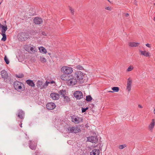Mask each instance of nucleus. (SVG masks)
<instances>
[{
  "instance_id": "obj_48",
  "label": "nucleus",
  "mask_w": 155,
  "mask_h": 155,
  "mask_svg": "<svg viewBox=\"0 0 155 155\" xmlns=\"http://www.w3.org/2000/svg\"><path fill=\"white\" fill-rule=\"evenodd\" d=\"M108 92H111V93H113V92H114L113 91H108Z\"/></svg>"
},
{
  "instance_id": "obj_38",
  "label": "nucleus",
  "mask_w": 155,
  "mask_h": 155,
  "mask_svg": "<svg viewBox=\"0 0 155 155\" xmlns=\"http://www.w3.org/2000/svg\"><path fill=\"white\" fill-rule=\"evenodd\" d=\"M88 109V107H87L86 108H82L81 110H82V113L86 111Z\"/></svg>"
},
{
  "instance_id": "obj_6",
  "label": "nucleus",
  "mask_w": 155,
  "mask_h": 155,
  "mask_svg": "<svg viewBox=\"0 0 155 155\" xmlns=\"http://www.w3.org/2000/svg\"><path fill=\"white\" fill-rule=\"evenodd\" d=\"M68 130L69 133H77L80 130L79 127L74 126L69 127L68 128Z\"/></svg>"
},
{
  "instance_id": "obj_42",
  "label": "nucleus",
  "mask_w": 155,
  "mask_h": 155,
  "mask_svg": "<svg viewBox=\"0 0 155 155\" xmlns=\"http://www.w3.org/2000/svg\"><path fill=\"white\" fill-rule=\"evenodd\" d=\"M146 45L148 47L150 48V45L149 44H147Z\"/></svg>"
},
{
  "instance_id": "obj_29",
  "label": "nucleus",
  "mask_w": 155,
  "mask_h": 155,
  "mask_svg": "<svg viewBox=\"0 0 155 155\" xmlns=\"http://www.w3.org/2000/svg\"><path fill=\"white\" fill-rule=\"evenodd\" d=\"M2 35L3 36V38H2L1 40L3 41H5L6 39V36L5 34H2Z\"/></svg>"
},
{
  "instance_id": "obj_27",
  "label": "nucleus",
  "mask_w": 155,
  "mask_h": 155,
  "mask_svg": "<svg viewBox=\"0 0 155 155\" xmlns=\"http://www.w3.org/2000/svg\"><path fill=\"white\" fill-rule=\"evenodd\" d=\"M64 76H65L64 75H62V76H61V79L65 81H67V82H68V78H69V77H68V76L66 77L65 76V77H64Z\"/></svg>"
},
{
  "instance_id": "obj_51",
  "label": "nucleus",
  "mask_w": 155,
  "mask_h": 155,
  "mask_svg": "<svg viewBox=\"0 0 155 155\" xmlns=\"http://www.w3.org/2000/svg\"><path fill=\"white\" fill-rule=\"evenodd\" d=\"M48 54H49V55H50V54H50V53H48Z\"/></svg>"
},
{
  "instance_id": "obj_54",
  "label": "nucleus",
  "mask_w": 155,
  "mask_h": 155,
  "mask_svg": "<svg viewBox=\"0 0 155 155\" xmlns=\"http://www.w3.org/2000/svg\"><path fill=\"white\" fill-rule=\"evenodd\" d=\"M154 20H155V17L154 18Z\"/></svg>"
},
{
  "instance_id": "obj_23",
  "label": "nucleus",
  "mask_w": 155,
  "mask_h": 155,
  "mask_svg": "<svg viewBox=\"0 0 155 155\" xmlns=\"http://www.w3.org/2000/svg\"><path fill=\"white\" fill-rule=\"evenodd\" d=\"M72 121L75 124H78L80 122L78 117L74 118V117L72 118Z\"/></svg>"
},
{
  "instance_id": "obj_22",
  "label": "nucleus",
  "mask_w": 155,
  "mask_h": 155,
  "mask_svg": "<svg viewBox=\"0 0 155 155\" xmlns=\"http://www.w3.org/2000/svg\"><path fill=\"white\" fill-rule=\"evenodd\" d=\"M26 82L29 85L32 87L35 86V84H34L33 81L30 80H27Z\"/></svg>"
},
{
  "instance_id": "obj_18",
  "label": "nucleus",
  "mask_w": 155,
  "mask_h": 155,
  "mask_svg": "<svg viewBox=\"0 0 155 155\" xmlns=\"http://www.w3.org/2000/svg\"><path fill=\"white\" fill-rule=\"evenodd\" d=\"M24 113L23 111L21 110H18V117L19 118L23 119L24 118Z\"/></svg>"
},
{
  "instance_id": "obj_26",
  "label": "nucleus",
  "mask_w": 155,
  "mask_h": 155,
  "mask_svg": "<svg viewBox=\"0 0 155 155\" xmlns=\"http://www.w3.org/2000/svg\"><path fill=\"white\" fill-rule=\"evenodd\" d=\"M7 26H4L2 27V34H5V31L7 30Z\"/></svg>"
},
{
  "instance_id": "obj_52",
  "label": "nucleus",
  "mask_w": 155,
  "mask_h": 155,
  "mask_svg": "<svg viewBox=\"0 0 155 155\" xmlns=\"http://www.w3.org/2000/svg\"><path fill=\"white\" fill-rule=\"evenodd\" d=\"M108 2H110V0H108Z\"/></svg>"
},
{
  "instance_id": "obj_7",
  "label": "nucleus",
  "mask_w": 155,
  "mask_h": 155,
  "mask_svg": "<svg viewBox=\"0 0 155 155\" xmlns=\"http://www.w3.org/2000/svg\"><path fill=\"white\" fill-rule=\"evenodd\" d=\"M25 50L30 53H31L36 51L37 48L35 47L34 46H27L26 47Z\"/></svg>"
},
{
  "instance_id": "obj_1",
  "label": "nucleus",
  "mask_w": 155,
  "mask_h": 155,
  "mask_svg": "<svg viewBox=\"0 0 155 155\" xmlns=\"http://www.w3.org/2000/svg\"><path fill=\"white\" fill-rule=\"evenodd\" d=\"M74 77L75 78L79 83H83L84 82L83 78L84 75L83 73L80 71H76L75 73L73 74Z\"/></svg>"
},
{
  "instance_id": "obj_12",
  "label": "nucleus",
  "mask_w": 155,
  "mask_h": 155,
  "mask_svg": "<svg viewBox=\"0 0 155 155\" xmlns=\"http://www.w3.org/2000/svg\"><path fill=\"white\" fill-rule=\"evenodd\" d=\"M154 125H155L154 120V119H153L152 120L151 122H150V124L149 125V126L148 127V130L151 132H152L153 131V129L154 127Z\"/></svg>"
},
{
  "instance_id": "obj_45",
  "label": "nucleus",
  "mask_w": 155,
  "mask_h": 155,
  "mask_svg": "<svg viewBox=\"0 0 155 155\" xmlns=\"http://www.w3.org/2000/svg\"><path fill=\"white\" fill-rule=\"evenodd\" d=\"M42 35H46V34L44 32H43L42 33Z\"/></svg>"
},
{
  "instance_id": "obj_41",
  "label": "nucleus",
  "mask_w": 155,
  "mask_h": 155,
  "mask_svg": "<svg viewBox=\"0 0 155 155\" xmlns=\"http://www.w3.org/2000/svg\"><path fill=\"white\" fill-rule=\"evenodd\" d=\"M105 9H106V10H109V11H111V8L109 7H106L105 8Z\"/></svg>"
},
{
  "instance_id": "obj_11",
  "label": "nucleus",
  "mask_w": 155,
  "mask_h": 155,
  "mask_svg": "<svg viewBox=\"0 0 155 155\" xmlns=\"http://www.w3.org/2000/svg\"><path fill=\"white\" fill-rule=\"evenodd\" d=\"M50 96L52 99L57 100L59 98V94L55 93H52L51 94Z\"/></svg>"
},
{
  "instance_id": "obj_43",
  "label": "nucleus",
  "mask_w": 155,
  "mask_h": 155,
  "mask_svg": "<svg viewBox=\"0 0 155 155\" xmlns=\"http://www.w3.org/2000/svg\"><path fill=\"white\" fill-rule=\"evenodd\" d=\"M138 107L139 108H143L142 106L140 104H139L138 105Z\"/></svg>"
},
{
  "instance_id": "obj_16",
  "label": "nucleus",
  "mask_w": 155,
  "mask_h": 155,
  "mask_svg": "<svg viewBox=\"0 0 155 155\" xmlns=\"http://www.w3.org/2000/svg\"><path fill=\"white\" fill-rule=\"evenodd\" d=\"M34 21L36 24L39 25L42 23V20L40 18L36 17L34 19Z\"/></svg>"
},
{
  "instance_id": "obj_13",
  "label": "nucleus",
  "mask_w": 155,
  "mask_h": 155,
  "mask_svg": "<svg viewBox=\"0 0 155 155\" xmlns=\"http://www.w3.org/2000/svg\"><path fill=\"white\" fill-rule=\"evenodd\" d=\"M30 143L29 144V147L32 150H35L37 146V144L34 141H30Z\"/></svg>"
},
{
  "instance_id": "obj_35",
  "label": "nucleus",
  "mask_w": 155,
  "mask_h": 155,
  "mask_svg": "<svg viewBox=\"0 0 155 155\" xmlns=\"http://www.w3.org/2000/svg\"><path fill=\"white\" fill-rule=\"evenodd\" d=\"M16 76L17 77L19 78H23L24 77V75L23 74H19L18 75H16Z\"/></svg>"
},
{
  "instance_id": "obj_33",
  "label": "nucleus",
  "mask_w": 155,
  "mask_h": 155,
  "mask_svg": "<svg viewBox=\"0 0 155 155\" xmlns=\"http://www.w3.org/2000/svg\"><path fill=\"white\" fill-rule=\"evenodd\" d=\"M133 67L132 66H130L127 69V71H131L133 69Z\"/></svg>"
},
{
  "instance_id": "obj_37",
  "label": "nucleus",
  "mask_w": 155,
  "mask_h": 155,
  "mask_svg": "<svg viewBox=\"0 0 155 155\" xmlns=\"http://www.w3.org/2000/svg\"><path fill=\"white\" fill-rule=\"evenodd\" d=\"M126 147V146L125 144L122 145H120L119 146V148L120 149H123L124 148V147Z\"/></svg>"
},
{
  "instance_id": "obj_28",
  "label": "nucleus",
  "mask_w": 155,
  "mask_h": 155,
  "mask_svg": "<svg viewBox=\"0 0 155 155\" xmlns=\"http://www.w3.org/2000/svg\"><path fill=\"white\" fill-rule=\"evenodd\" d=\"M112 90L113 92H118L119 91V88L117 87H114L112 88Z\"/></svg>"
},
{
  "instance_id": "obj_10",
  "label": "nucleus",
  "mask_w": 155,
  "mask_h": 155,
  "mask_svg": "<svg viewBox=\"0 0 155 155\" xmlns=\"http://www.w3.org/2000/svg\"><path fill=\"white\" fill-rule=\"evenodd\" d=\"M55 107L56 106L55 104L53 103H48L46 105V108L48 110H53Z\"/></svg>"
},
{
  "instance_id": "obj_5",
  "label": "nucleus",
  "mask_w": 155,
  "mask_h": 155,
  "mask_svg": "<svg viewBox=\"0 0 155 155\" xmlns=\"http://www.w3.org/2000/svg\"><path fill=\"white\" fill-rule=\"evenodd\" d=\"M61 71L63 73L68 74L71 73L73 72L72 68H71L67 66L62 67L61 68Z\"/></svg>"
},
{
  "instance_id": "obj_39",
  "label": "nucleus",
  "mask_w": 155,
  "mask_h": 155,
  "mask_svg": "<svg viewBox=\"0 0 155 155\" xmlns=\"http://www.w3.org/2000/svg\"><path fill=\"white\" fill-rule=\"evenodd\" d=\"M63 97L64 99H66L67 101H69V98L68 96L64 95Z\"/></svg>"
},
{
  "instance_id": "obj_31",
  "label": "nucleus",
  "mask_w": 155,
  "mask_h": 155,
  "mask_svg": "<svg viewBox=\"0 0 155 155\" xmlns=\"http://www.w3.org/2000/svg\"><path fill=\"white\" fill-rule=\"evenodd\" d=\"M92 100V98L91 96H88L86 97V100L87 101H90Z\"/></svg>"
},
{
  "instance_id": "obj_46",
  "label": "nucleus",
  "mask_w": 155,
  "mask_h": 155,
  "mask_svg": "<svg viewBox=\"0 0 155 155\" xmlns=\"http://www.w3.org/2000/svg\"><path fill=\"white\" fill-rule=\"evenodd\" d=\"M4 26L3 25H2L0 24V28H2Z\"/></svg>"
},
{
  "instance_id": "obj_15",
  "label": "nucleus",
  "mask_w": 155,
  "mask_h": 155,
  "mask_svg": "<svg viewBox=\"0 0 155 155\" xmlns=\"http://www.w3.org/2000/svg\"><path fill=\"white\" fill-rule=\"evenodd\" d=\"M1 74L2 78L4 79H7L8 78V74L6 71L5 70H2L1 72Z\"/></svg>"
},
{
  "instance_id": "obj_36",
  "label": "nucleus",
  "mask_w": 155,
  "mask_h": 155,
  "mask_svg": "<svg viewBox=\"0 0 155 155\" xmlns=\"http://www.w3.org/2000/svg\"><path fill=\"white\" fill-rule=\"evenodd\" d=\"M69 9L70 11H71V14L73 15L74 14V10L71 8L70 6H69Z\"/></svg>"
},
{
  "instance_id": "obj_17",
  "label": "nucleus",
  "mask_w": 155,
  "mask_h": 155,
  "mask_svg": "<svg viewBox=\"0 0 155 155\" xmlns=\"http://www.w3.org/2000/svg\"><path fill=\"white\" fill-rule=\"evenodd\" d=\"M100 151L98 150L94 149L90 152V155H99Z\"/></svg>"
},
{
  "instance_id": "obj_8",
  "label": "nucleus",
  "mask_w": 155,
  "mask_h": 155,
  "mask_svg": "<svg viewBox=\"0 0 155 155\" xmlns=\"http://www.w3.org/2000/svg\"><path fill=\"white\" fill-rule=\"evenodd\" d=\"M74 95L77 99H80L83 97V94L81 91H77L74 92Z\"/></svg>"
},
{
  "instance_id": "obj_34",
  "label": "nucleus",
  "mask_w": 155,
  "mask_h": 155,
  "mask_svg": "<svg viewBox=\"0 0 155 155\" xmlns=\"http://www.w3.org/2000/svg\"><path fill=\"white\" fill-rule=\"evenodd\" d=\"M76 68L78 69L81 70L83 69V67L81 66L80 65H78L76 66Z\"/></svg>"
},
{
  "instance_id": "obj_9",
  "label": "nucleus",
  "mask_w": 155,
  "mask_h": 155,
  "mask_svg": "<svg viewBox=\"0 0 155 155\" xmlns=\"http://www.w3.org/2000/svg\"><path fill=\"white\" fill-rule=\"evenodd\" d=\"M132 82V81L130 80V78L127 79L126 90L129 92L130 91L131 89Z\"/></svg>"
},
{
  "instance_id": "obj_2",
  "label": "nucleus",
  "mask_w": 155,
  "mask_h": 155,
  "mask_svg": "<svg viewBox=\"0 0 155 155\" xmlns=\"http://www.w3.org/2000/svg\"><path fill=\"white\" fill-rule=\"evenodd\" d=\"M18 37L19 40L21 41H25L29 38L28 34L25 32L19 33Z\"/></svg>"
},
{
  "instance_id": "obj_40",
  "label": "nucleus",
  "mask_w": 155,
  "mask_h": 155,
  "mask_svg": "<svg viewBox=\"0 0 155 155\" xmlns=\"http://www.w3.org/2000/svg\"><path fill=\"white\" fill-rule=\"evenodd\" d=\"M50 83V81H46V82L44 84L45 87H47L48 85V84Z\"/></svg>"
},
{
  "instance_id": "obj_53",
  "label": "nucleus",
  "mask_w": 155,
  "mask_h": 155,
  "mask_svg": "<svg viewBox=\"0 0 155 155\" xmlns=\"http://www.w3.org/2000/svg\"><path fill=\"white\" fill-rule=\"evenodd\" d=\"M154 5H155V3H154Z\"/></svg>"
},
{
  "instance_id": "obj_55",
  "label": "nucleus",
  "mask_w": 155,
  "mask_h": 155,
  "mask_svg": "<svg viewBox=\"0 0 155 155\" xmlns=\"http://www.w3.org/2000/svg\"><path fill=\"white\" fill-rule=\"evenodd\" d=\"M1 2H0V4H1Z\"/></svg>"
},
{
  "instance_id": "obj_47",
  "label": "nucleus",
  "mask_w": 155,
  "mask_h": 155,
  "mask_svg": "<svg viewBox=\"0 0 155 155\" xmlns=\"http://www.w3.org/2000/svg\"><path fill=\"white\" fill-rule=\"evenodd\" d=\"M50 82V83H51V84H53V83H54V81H51Z\"/></svg>"
},
{
  "instance_id": "obj_50",
  "label": "nucleus",
  "mask_w": 155,
  "mask_h": 155,
  "mask_svg": "<svg viewBox=\"0 0 155 155\" xmlns=\"http://www.w3.org/2000/svg\"><path fill=\"white\" fill-rule=\"evenodd\" d=\"M153 113L155 114V109L153 110Z\"/></svg>"
},
{
  "instance_id": "obj_25",
  "label": "nucleus",
  "mask_w": 155,
  "mask_h": 155,
  "mask_svg": "<svg viewBox=\"0 0 155 155\" xmlns=\"http://www.w3.org/2000/svg\"><path fill=\"white\" fill-rule=\"evenodd\" d=\"M59 94L60 95L61 97H63L65 95V90H61L59 91Z\"/></svg>"
},
{
  "instance_id": "obj_32",
  "label": "nucleus",
  "mask_w": 155,
  "mask_h": 155,
  "mask_svg": "<svg viewBox=\"0 0 155 155\" xmlns=\"http://www.w3.org/2000/svg\"><path fill=\"white\" fill-rule=\"evenodd\" d=\"M4 60L7 64H9V61L6 55L5 56Z\"/></svg>"
},
{
  "instance_id": "obj_19",
  "label": "nucleus",
  "mask_w": 155,
  "mask_h": 155,
  "mask_svg": "<svg viewBox=\"0 0 155 155\" xmlns=\"http://www.w3.org/2000/svg\"><path fill=\"white\" fill-rule=\"evenodd\" d=\"M140 53L141 55H143L147 57H150V53L148 52H147L145 51H140Z\"/></svg>"
},
{
  "instance_id": "obj_49",
  "label": "nucleus",
  "mask_w": 155,
  "mask_h": 155,
  "mask_svg": "<svg viewBox=\"0 0 155 155\" xmlns=\"http://www.w3.org/2000/svg\"><path fill=\"white\" fill-rule=\"evenodd\" d=\"M22 124H21H21H20V127H22Z\"/></svg>"
},
{
  "instance_id": "obj_14",
  "label": "nucleus",
  "mask_w": 155,
  "mask_h": 155,
  "mask_svg": "<svg viewBox=\"0 0 155 155\" xmlns=\"http://www.w3.org/2000/svg\"><path fill=\"white\" fill-rule=\"evenodd\" d=\"M88 141L92 143H96L97 141V138L95 137L91 136L87 138Z\"/></svg>"
},
{
  "instance_id": "obj_30",
  "label": "nucleus",
  "mask_w": 155,
  "mask_h": 155,
  "mask_svg": "<svg viewBox=\"0 0 155 155\" xmlns=\"http://www.w3.org/2000/svg\"><path fill=\"white\" fill-rule=\"evenodd\" d=\"M40 61L43 63H44L46 61V59L43 57H41L40 59Z\"/></svg>"
},
{
  "instance_id": "obj_44",
  "label": "nucleus",
  "mask_w": 155,
  "mask_h": 155,
  "mask_svg": "<svg viewBox=\"0 0 155 155\" xmlns=\"http://www.w3.org/2000/svg\"><path fill=\"white\" fill-rule=\"evenodd\" d=\"M129 14L128 13H126L125 14V16H126V17H128V16H129Z\"/></svg>"
},
{
  "instance_id": "obj_21",
  "label": "nucleus",
  "mask_w": 155,
  "mask_h": 155,
  "mask_svg": "<svg viewBox=\"0 0 155 155\" xmlns=\"http://www.w3.org/2000/svg\"><path fill=\"white\" fill-rule=\"evenodd\" d=\"M139 45V43L133 42H130L129 44V46L130 47H134L137 46Z\"/></svg>"
},
{
  "instance_id": "obj_4",
  "label": "nucleus",
  "mask_w": 155,
  "mask_h": 155,
  "mask_svg": "<svg viewBox=\"0 0 155 155\" xmlns=\"http://www.w3.org/2000/svg\"><path fill=\"white\" fill-rule=\"evenodd\" d=\"M78 81L77 79L75 78L74 77L73 74L69 77L68 81L67 83L69 85H74L76 84Z\"/></svg>"
},
{
  "instance_id": "obj_20",
  "label": "nucleus",
  "mask_w": 155,
  "mask_h": 155,
  "mask_svg": "<svg viewBox=\"0 0 155 155\" xmlns=\"http://www.w3.org/2000/svg\"><path fill=\"white\" fill-rule=\"evenodd\" d=\"M42 82L41 81H38L37 82V86L38 87L40 88L41 89L45 87L44 84V85L42 84Z\"/></svg>"
},
{
  "instance_id": "obj_24",
  "label": "nucleus",
  "mask_w": 155,
  "mask_h": 155,
  "mask_svg": "<svg viewBox=\"0 0 155 155\" xmlns=\"http://www.w3.org/2000/svg\"><path fill=\"white\" fill-rule=\"evenodd\" d=\"M38 49L40 52L41 53L45 54L47 52V50L45 48L43 47H39Z\"/></svg>"
},
{
  "instance_id": "obj_3",
  "label": "nucleus",
  "mask_w": 155,
  "mask_h": 155,
  "mask_svg": "<svg viewBox=\"0 0 155 155\" xmlns=\"http://www.w3.org/2000/svg\"><path fill=\"white\" fill-rule=\"evenodd\" d=\"M14 86L15 90L18 91H22V87H23L24 85L21 82L17 81L14 82Z\"/></svg>"
}]
</instances>
